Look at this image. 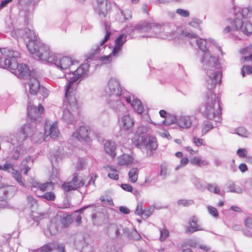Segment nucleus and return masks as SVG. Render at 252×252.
Returning <instances> with one entry per match:
<instances>
[{"instance_id": "cd10ccee", "label": "nucleus", "mask_w": 252, "mask_h": 252, "mask_svg": "<svg viewBox=\"0 0 252 252\" xmlns=\"http://www.w3.org/2000/svg\"><path fill=\"white\" fill-rule=\"evenodd\" d=\"M76 178H73L71 181L63 184L62 186L63 189L66 191L76 189L82 186V183L79 181V183H75Z\"/></svg>"}, {"instance_id": "2eb2a0df", "label": "nucleus", "mask_w": 252, "mask_h": 252, "mask_svg": "<svg viewBox=\"0 0 252 252\" xmlns=\"http://www.w3.org/2000/svg\"><path fill=\"white\" fill-rule=\"evenodd\" d=\"M110 35V30L106 28V33L103 39H102L98 44L94 46L91 50V54L93 56L96 54H102L104 53L105 48L107 47L104 44L109 39Z\"/></svg>"}, {"instance_id": "473e14b6", "label": "nucleus", "mask_w": 252, "mask_h": 252, "mask_svg": "<svg viewBox=\"0 0 252 252\" xmlns=\"http://www.w3.org/2000/svg\"><path fill=\"white\" fill-rule=\"evenodd\" d=\"M25 151V150L23 146L20 145L16 147L15 150L12 151L9 157L13 159H18L24 154Z\"/></svg>"}, {"instance_id": "aec40b11", "label": "nucleus", "mask_w": 252, "mask_h": 252, "mask_svg": "<svg viewBox=\"0 0 252 252\" xmlns=\"http://www.w3.org/2000/svg\"><path fill=\"white\" fill-rule=\"evenodd\" d=\"M198 218L195 216L191 217L188 222V224L186 229V232L192 233L197 231L203 230V228L197 223Z\"/></svg>"}, {"instance_id": "79ce46f5", "label": "nucleus", "mask_w": 252, "mask_h": 252, "mask_svg": "<svg viewBox=\"0 0 252 252\" xmlns=\"http://www.w3.org/2000/svg\"><path fill=\"white\" fill-rule=\"evenodd\" d=\"M228 191L231 192H234L238 194L242 193L243 190L241 187L235 185L233 183H230L228 184Z\"/></svg>"}, {"instance_id": "a211bd4d", "label": "nucleus", "mask_w": 252, "mask_h": 252, "mask_svg": "<svg viewBox=\"0 0 252 252\" xmlns=\"http://www.w3.org/2000/svg\"><path fill=\"white\" fill-rule=\"evenodd\" d=\"M90 130L86 126H80L72 134V138L80 141H88L89 140Z\"/></svg>"}, {"instance_id": "1a4fd4ad", "label": "nucleus", "mask_w": 252, "mask_h": 252, "mask_svg": "<svg viewBox=\"0 0 252 252\" xmlns=\"http://www.w3.org/2000/svg\"><path fill=\"white\" fill-rule=\"evenodd\" d=\"M133 144L139 148H145L148 154L149 152H152L157 149L158 147L157 140L156 137L152 135H147L146 136L136 137L132 139Z\"/></svg>"}, {"instance_id": "39448f33", "label": "nucleus", "mask_w": 252, "mask_h": 252, "mask_svg": "<svg viewBox=\"0 0 252 252\" xmlns=\"http://www.w3.org/2000/svg\"><path fill=\"white\" fill-rule=\"evenodd\" d=\"M4 63L2 67L7 68L19 78H24L32 75L28 65L24 63L18 64V59L20 58L18 52L8 48L2 50Z\"/></svg>"}, {"instance_id": "4d7b16f0", "label": "nucleus", "mask_w": 252, "mask_h": 252, "mask_svg": "<svg viewBox=\"0 0 252 252\" xmlns=\"http://www.w3.org/2000/svg\"><path fill=\"white\" fill-rule=\"evenodd\" d=\"M207 210L209 214L214 218H217L219 216V213L216 208L211 206H208Z\"/></svg>"}, {"instance_id": "20e7f679", "label": "nucleus", "mask_w": 252, "mask_h": 252, "mask_svg": "<svg viewBox=\"0 0 252 252\" xmlns=\"http://www.w3.org/2000/svg\"><path fill=\"white\" fill-rule=\"evenodd\" d=\"M107 88L108 90L104 91L103 95L109 97L108 100L109 107L117 113L126 111L127 108L124 102L128 93H122L119 81L116 78H110L107 82Z\"/></svg>"}, {"instance_id": "393cba45", "label": "nucleus", "mask_w": 252, "mask_h": 252, "mask_svg": "<svg viewBox=\"0 0 252 252\" xmlns=\"http://www.w3.org/2000/svg\"><path fill=\"white\" fill-rule=\"evenodd\" d=\"M107 3L106 0H97L95 10L102 17H105L107 13Z\"/></svg>"}, {"instance_id": "a18cd8bd", "label": "nucleus", "mask_w": 252, "mask_h": 252, "mask_svg": "<svg viewBox=\"0 0 252 252\" xmlns=\"http://www.w3.org/2000/svg\"><path fill=\"white\" fill-rule=\"evenodd\" d=\"M160 175L164 178L170 175V170L168 168L167 165L165 163H163L160 166Z\"/></svg>"}, {"instance_id": "09e8293b", "label": "nucleus", "mask_w": 252, "mask_h": 252, "mask_svg": "<svg viewBox=\"0 0 252 252\" xmlns=\"http://www.w3.org/2000/svg\"><path fill=\"white\" fill-rule=\"evenodd\" d=\"M213 127V124L208 121H205L203 123L202 126V135L206 133L209 130L212 129Z\"/></svg>"}, {"instance_id": "bf43d9fd", "label": "nucleus", "mask_w": 252, "mask_h": 252, "mask_svg": "<svg viewBox=\"0 0 252 252\" xmlns=\"http://www.w3.org/2000/svg\"><path fill=\"white\" fill-rule=\"evenodd\" d=\"M144 211L142 208V203L141 202L138 203L137 205V207L135 210V213L143 217V215L144 214Z\"/></svg>"}, {"instance_id": "a878e982", "label": "nucleus", "mask_w": 252, "mask_h": 252, "mask_svg": "<svg viewBox=\"0 0 252 252\" xmlns=\"http://www.w3.org/2000/svg\"><path fill=\"white\" fill-rule=\"evenodd\" d=\"M228 22V25L223 30V34L232 33L235 31L239 30V25L241 24L240 20L235 19L234 20H230Z\"/></svg>"}, {"instance_id": "ea45409f", "label": "nucleus", "mask_w": 252, "mask_h": 252, "mask_svg": "<svg viewBox=\"0 0 252 252\" xmlns=\"http://www.w3.org/2000/svg\"><path fill=\"white\" fill-rule=\"evenodd\" d=\"M54 183L52 181L46 182L44 184H40L39 190L42 191H47L54 189Z\"/></svg>"}, {"instance_id": "7ed1b4c3", "label": "nucleus", "mask_w": 252, "mask_h": 252, "mask_svg": "<svg viewBox=\"0 0 252 252\" xmlns=\"http://www.w3.org/2000/svg\"><path fill=\"white\" fill-rule=\"evenodd\" d=\"M205 44L202 43L201 46L204 49H200L203 52L202 62L203 63L204 69L206 71L208 82L211 83V88L217 83L221 81V73L220 70V65L218 59L213 56L210 52L207 50L206 44L209 42L215 44L214 40L209 39L207 41L204 39Z\"/></svg>"}, {"instance_id": "13d9d810", "label": "nucleus", "mask_w": 252, "mask_h": 252, "mask_svg": "<svg viewBox=\"0 0 252 252\" xmlns=\"http://www.w3.org/2000/svg\"><path fill=\"white\" fill-rule=\"evenodd\" d=\"M178 204L179 205L187 207L192 205L193 201L192 200L180 199L178 201Z\"/></svg>"}, {"instance_id": "603ef678", "label": "nucleus", "mask_w": 252, "mask_h": 252, "mask_svg": "<svg viewBox=\"0 0 252 252\" xmlns=\"http://www.w3.org/2000/svg\"><path fill=\"white\" fill-rule=\"evenodd\" d=\"M185 244L189 247L195 248L198 245V242L196 238H190L186 240Z\"/></svg>"}, {"instance_id": "338daca9", "label": "nucleus", "mask_w": 252, "mask_h": 252, "mask_svg": "<svg viewBox=\"0 0 252 252\" xmlns=\"http://www.w3.org/2000/svg\"><path fill=\"white\" fill-rule=\"evenodd\" d=\"M121 188L125 190L131 192L133 188L131 186L127 184H123L121 185Z\"/></svg>"}, {"instance_id": "49530a36", "label": "nucleus", "mask_w": 252, "mask_h": 252, "mask_svg": "<svg viewBox=\"0 0 252 252\" xmlns=\"http://www.w3.org/2000/svg\"><path fill=\"white\" fill-rule=\"evenodd\" d=\"M235 131V133L243 137H248L250 135L249 132L243 127H240L236 129Z\"/></svg>"}, {"instance_id": "b1692460", "label": "nucleus", "mask_w": 252, "mask_h": 252, "mask_svg": "<svg viewBox=\"0 0 252 252\" xmlns=\"http://www.w3.org/2000/svg\"><path fill=\"white\" fill-rule=\"evenodd\" d=\"M125 230L121 225H112L108 228V234L112 238H118L121 237L123 232L125 233Z\"/></svg>"}, {"instance_id": "c85d7f7f", "label": "nucleus", "mask_w": 252, "mask_h": 252, "mask_svg": "<svg viewBox=\"0 0 252 252\" xmlns=\"http://www.w3.org/2000/svg\"><path fill=\"white\" fill-rule=\"evenodd\" d=\"M103 168L108 173V177L111 179L117 181L119 179L118 171L117 169L112 165H106Z\"/></svg>"}, {"instance_id": "a19ab883", "label": "nucleus", "mask_w": 252, "mask_h": 252, "mask_svg": "<svg viewBox=\"0 0 252 252\" xmlns=\"http://www.w3.org/2000/svg\"><path fill=\"white\" fill-rule=\"evenodd\" d=\"M178 116L168 115L167 118L162 122L163 124L170 125L175 123L177 125Z\"/></svg>"}, {"instance_id": "69168bd1", "label": "nucleus", "mask_w": 252, "mask_h": 252, "mask_svg": "<svg viewBox=\"0 0 252 252\" xmlns=\"http://www.w3.org/2000/svg\"><path fill=\"white\" fill-rule=\"evenodd\" d=\"M237 153L240 157L245 158L248 154V151L245 148H241L238 149Z\"/></svg>"}, {"instance_id": "e433bc0d", "label": "nucleus", "mask_w": 252, "mask_h": 252, "mask_svg": "<svg viewBox=\"0 0 252 252\" xmlns=\"http://www.w3.org/2000/svg\"><path fill=\"white\" fill-rule=\"evenodd\" d=\"M151 127L146 124H141L137 127L136 133L138 135L146 134L150 131Z\"/></svg>"}, {"instance_id": "de8ad7c7", "label": "nucleus", "mask_w": 252, "mask_h": 252, "mask_svg": "<svg viewBox=\"0 0 252 252\" xmlns=\"http://www.w3.org/2000/svg\"><path fill=\"white\" fill-rule=\"evenodd\" d=\"M113 58L110 55L107 56H102L99 58V61L102 64H108L111 63L113 61Z\"/></svg>"}, {"instance_id": "4c0bfd02", "label": "nucleus", "mask_w": 252, "mask_h": 252, "mask_svg": "<svg viewBox=\"0 0 252 252\" xmlns=\"http://www.w3.org/2000/svg\"><path fill=\"white\" fill-rule=\"evenodd\" d=\"M126 36L127 35L125 33H123L119 35L115 39L114 45L122 49L124 44L126 41Z\"/></svg>"}, {"instance_id": "ddd939ff", "label": "nucleus", "mask_w": 252, "mask_h": 252, "mask_svg": "<svg viewBox=\"0 0 252 252\" xmlns=\"http://www.w3.org/2000/svg\"><path fill=\"white\" fill-rule=\"evenodd\" d=\"M45 133L43 134L42 141L46 140L47 136H50L52 138H57L60 135V131L57 123H53L50 124L46 122L44 126Z\"/></svg>"}, {"instance_id": "8fccbe9b", "label": "nucleus", "mask_w": 252, "mask_h": 252, "mask_svg": "<svg viewBox=\"0 0 252 252\" xmlns=\"http://www.w3.org/2000/svg\"><path fill=\"white\" fill-rule=\"evenodd\" d=\"M159 240L161 242H164L169 235V231L165 228L160 229Z\"/></svg>"}, {"instance_id": "5fc2aeb1", "label": "nucleus", "mask_w": 252, "mask_h": 252, "mask_svg": "<svg viewBox=\"0 0 252 252\" xmlns=\"http://www.w3.org/2000/svg\"><path fill=\"white\" fill-rule=\"evenodd\" d=\"M252 73V67L249 65H244L241 69V74L244 77L245 75Z\"/></svg>"}, {"instance_id": "9d476101", "label": "nucleus", "mask_w": 252, "mask_h": 252, "mask_svg": "<svg viewBox=\"0 0 252 252\" xmlns=\"http://www.w3.org/2000/svg\"><path fill=\"white\" fill-rule=\"evenodd\" d=\"M174 30L172 31L171 33H173L174 38L172 39L176 38L178 36V38L183 39L184 37H186L189 42L190 44L193 46L195 44H196L199 49H204L201 46V44H205L204 39L199 38L196 34L193 32H189L185 31H182L181 29H178L177 31L174 32H173Z\"/></svg>"}, {"instance_id": "5701e85b", "label": "nucleus", "mask_w": 252, "mask_h": 252, "mask_svg": "<svg viewBox=\"0 0 252 252\" xmlns=\"http://www.w3.org/2000/svg\"><path fill=\"white\" fill-rule=\"evenodd\" d=\"M14 192V188L12 186H3L0 187V200H5L12 196Z\"/></svg>"}, {"instance_id": "2f4dec72", "label": "nucleus", "mask_w": 252, "mask_h": 252, "mask_svg": "<svg viewBox=\"0 0 252 252\" xmlns=\"http://www.w3.org/2000/svg\"><path fill=\"white\" fill-rule=\"evenodd\" d=\"M56 246V243H50L43 245L39 249L34 250L33 252H50L55 249Z\"/></svg>"}, {"instance_id": "3c124183", "label": "nucleus", "mask_w": 252, "mask_h": 252, "mask_svg": "<svg viewBox=\"0 0 252 252\" xmlns=\"http://www.w3.org/2000/svg\"><path fill=\"white\" fill-rule=\"evenodd\" d=\"M122 52V49L115 45L113 48L112 52L110 53V55L112 58L118 57Z\"/></svg>"}, {"instance_id": "0eeeda50", "label": "nucleus", "mask_w": 252, "mask_h": 252, "mask_svg": "<svg viewBox=\"0 0 252 252\" xmlns=\"http://www.w3.org/2000/svg\"><path fill=\"white\" fill-rule=\"evenodd\" d=\"M28 136L35 143L41 142L43 138V132H40L38 127L30 124H26L13 135V137L11 139V142L12 145L21 143Z\"/></svg>"}, {"instance_id": "9b49d317", "label": "nucleus", "mask_w": 252, "mask_h": 252, "mask_svg": "<svg viewBox=\"0 0 252 252\" xmlns=\"http://www.w3.org/2000/svg\"><path fill=\"white\" fill-rule=\"evenodd\" d=\"M0 169L11 173L12 177L20 184L21 186L25 187V184L23 181L22 176L21 173L14 169V165L13 164L10 163L9 161H6L3 165H0Z\"/></svg>"}, {"instance_id": "f704fd0d", "label": "nucleus", "mask_w": 252, "mask_h": 252, "mask_svg": "<svg viewBox=\"0 0 252 252\" xmlns=\"http://www.w3.org/2000/svg\"><path fill=\"white\" fill-rule=\"evenodd\" d=\"M125 233L129 239L133 240H139L141 238L140 235L134 229H132L131 230L126 229L125 230Z\"/></svg>"}, {"instance_id": "052dcab7", "label": "nucleus", "mask_w": 252, "mask_h": 252, "mask_svg": "<svg viewBox=\"0 0 252 252\" xmlns=\"http://www.w3.org/2000/svg\"><path fill=\"white\" fill-rule=\"evenodd\" d=\"M176 13L184 17H188L189 15V13L188 11L182 9H177Z\"/></svg>"}, {"instance_id": "c03bdc74", "label": "nucleus", "mask_w": 252, "mask_h": 252, "mask_svg": "<svg viewBox=\"0 0 252 252\" xmlns=\"http://www.w3.org/2000/svg\"><path fill=\"white\" fill-rule=\"evenodd\" d=\"M51 181L54 183H57L59 181V170L58 168L53 167L52 172L50 177Z\"/></svg>"}, {"instance_id": "f3484780", "label": "nucleus", "mask_w": 252, "mask_h": 252, "mask_svg": "<svg viewBox=\"0 0 252 252\" xmlns=\"http://www.w3.org/2000/svg\"><path fill=\"white\" fill-rule=\"evenodd\" d=\"M119 123L122 130H130L134 125L133 118L128 113L120 117L119 118Z\"/></svg>"}, {"instance_id": "7c9ffc66", "label": "nucleus", "mask_w": 252, "mask_h": 252, "mask_svg": "<svg viewBox=\"0 0 252 252\" xmlns=\"http://www.w3.org/2000/svg\"><path fill=\"white\" fill-rule=\"evenodd\" d=\"M252 46H250L240 50V53L244 56L242 58V61H250L252 65Z\"/></svg>"}, {"instance_id": "4468645a", "label": "nucleus", "mask_w": 252, "mask_h": 252, "mask_svg": "<svg viewBox=\"0 0 252 252\" xmlns=\"http://www.w3.org/2000/svg\"><path fill=\"white\" fill-rule=\"evenodd\" d=\"M28 117L33 122H40L41 115L43 113L44 108L41 104H39L38 108L33 105H29L28 106Z\"/></svg>"}, {"instance_id": "774afa93", "label": "nucleus", "mask_w": 252, "mask_h": 252, "mask_svg": "<svg viewBox=\"0 0 252 252\" xmlns=\"http://www.w3.org/2000/svg\"><path fill=\"white\" fill-rule=\"evenodd\" d=\"M245 224L247 227L252 228V218H247L245 221Z\"/></svg>"}, {"instance_id": "412c9836", "label": "nucleus", "mask_w": 252, "mask_h": 252, "mask_svg": "<svg viewBox=\"0 0 252 252\" xmlns=\"http://www.w3.org/2000/svg\"><path fill=\"white\" fill-rule=\"evenodd\" d=\"M118 164L121 166H129L134 163V157L132 153H124L117 158Z\"/></svg>"}, {"instance_id": "864d4df0", "label": "nucleus", "mask_w": 252, "mask_h": 252, "mask_svg": "<svg viewBox=\"0 0 252 252\" xmlns=\"http://www.w3.org/2000/svg\"><path fill=\"white\" fill-rule=\"evenodd\" d=\"M202 23L201 21L197 19H193L191 22L189 23V25L199 30H201V28L200 27V24Z\"/></svg>"}, {"instance_id": "58836bf2", "label": "nucleus", "mask_w": 252, "mask_h": 252, "mask_svg": "<svg viewBox=\"0 0 252 252\" xmlns=\"http://www.w3.org/2000/svg\"><path fill=\"white\" fill-rule=\"evenodd\" d=\"M37 195L40 197L43 198L48 201H54L56 198V195L53 191H47L42 194H38L36 193Z\"/></svg>"}, {"instance_id": "37998d69", "label": "nucleus", "mask_w": 252, "mask_h": 252, "mask_svg": "<svg viewBox=\"0 0 252 252\" xmlns=\"http://www.w3.org/2000/svg\"><path fill=\"white\" fill-rule=\"evenodd\" d=\"M206 189L211 192L219 194L220 192V188L216 184H208L206 186Z\"/></svg>"}, {"instance_id": "c756f323", "label": "nucleus", "mask_w": 252, "mask_h": 252, "mask_svg": "<svg viewBox=\"0 0 252 252\" xmlns=\"http://www.w3.org/2000/svg\"><path fill=\"white\" fill-rule=\"evenodd\" d=\"M241 25H239V30L243 32L245 34L249 35L252 33V24L248 21L240 20Z\"/></svg>"}, {"instance_id": "72a5a7b5", "label": "nucleus", "mask_w": 252, "mask_h": 252, "mask_svg": "<svg viewBox=\"0 0 252 252\" xmlns=\"http://www.w3.org/2000/svg\"><path fill=\"white\" fill-rule=\"evenodd\" d=\"M138 175L139 170L137 168H131L128 173V180L131 183H135L137 181Z\"/></svg>"}, {"instance_id": "680f3d73", "label": "nucleus", "mask_w": 252, "mask_h": 252, "mask_svg": "<svg viewBox=\"0 0 252 252\" xmlns=\"http://www.w3.org/2000/svg\"><path fill=\"white\" fill-rule=\"evenodd\" d=\"M189 162V159L187 158H182L180 160V165L175 167V170H177L182 167L185 166Z\"/></svg>"}, {"instance_id": "f8f14e48", "label": "nucleus", "mask_w": 252, "mask_h": 252, "mask_svg": "<svg viewBox=\"0 0 252 252\" xmlns=\"http://www.w3.org/2000/svg\"><path fill=\"white\" fill-rule=\"evenodd\" d=\"M127 103L130 104L134 111L141 114L144 111V107L141 100L135 97L132 94H127L125 98Z\"/></svg>"}, {"instance_id": "423d86ee", "label": "nucleus", "mask_w": 252, "mask_h": 252, "mask_svg": "<svg viewBox=\"0 0 252 252\" xmlns=\"http://www.w3.org/2000/svg\"><path fill=\"white\" fill-rule=\"evenodd\" d=\"M175 29L174 26L168 27L167 26H160L155 23H142L137 25L134 30L139 32H151V33L146 36L158 37L163 39L171 40L174 38L173 33H171Z\"/></svg>"}, {"instance_id": "4be33fe9", "label": "nucleus", "mask_w": 252, "mask_h": 252, "mask_svg": "<svg viewBox=\"0 0 252 252\" xmlns=\"http://www.w3.org/2000/svg\"><path fill=\"white\" fill-rule=\"evenodd\" d=\"M28 82L29 91L31 94H36L40 89V85L37 79L33 76L32 74L29 77Z\"/></svg>"}, {"instance_id": "c9c22d12", "label": "nucleus", "mask_w": 252, "mask_h": 252, "mask_svg": "<svg viewBox=\"0 0 252 252\" xmlns=\"http://www.w3.org/2000/svg\"><path fill=\"white\" fill-rule=\"evenodd\" d=\"M189 162L193 165H197L200 167L206 166L208 164V162L206 160H203L200 158L198 157L191 158L190 159Z\"/></svg>"}, {"instance_id": "6e6552de", "label": "nucleus", "mask_w": 252, "mask_h": 252, "mask_svg": "<svg viewBox=\"0 0 252 252\" xmlns=\"http://www.w3.org/2000/svg\"><path fill=\"white\" fill-rule=\"evenodd\" d=\"M208 80V77H207V88L210 91L206 94L203 113L206 118L212 120L219 116L221 110L218 97L211 91L218 83L211 88V83Z\"/></svg>"}, {"instance_id": "0e129e2a", "label": "nucleus", "mask_w": 252, "mask_h": 252, "mask_svg": "<svg viewBox=\"0 0 252 252\" xmlns=\"http://www.w3.org/2000/svg\"><path fill=\"white\" fill-rule=\"evenodd\" d=\"M121 13L125 20H128L131 18V12L129 10L127 9L125 11H122Z\"/></svg>"}, {"instance_id": "e2e57ef3", "label": "nucleus", "mask_w": 252, "mask_h": 252, "mask_svg": "<svg viewBox=\"0 0 252 252\" xmlns=\"http://www.w3.org/2000/svg\"><path fill=\"white\" fill-rule=\"evenodd\" d=\"M192 143L196 146L199 147L203 144V140L201 138H198L195 136L192 138Z\"/></svg>"}, {"instance_id": "f257e3e1", "label": "nucleus", "mask_w": 252, "mask_h": 252, "mask_svg": "<svg viewBox=\"0 0 252 252\" xmlns=\"http://www.w3.org/2000/svg\"><path fill=\"white\" fill-rule=\"evenodd\" d=\"M11 35L17 38H21L26 42V46L29 52L41 62L49 63L61 71L62 75L60 78L66 77V72L69 71L68 74L67 85L71 78L78 74L77 71L82 70L80 77L75 81L76 87L81 81L83 76L89 70V65L88 63L79 65L77 61L67 56H62L54 52L50 47L43 43L37 37L35 32L29 28L16 30L11 32Z\"/></svg>"}, {"instance_id": "bb28decb", "label": "nucleus", "mask_w": 252, "mask_h": 252, "mask_svg": "<svg viewBox=\"0 0 252 252\" xmlns=\"http://www.w3.org/2000/svg\"><path fill=\"white\" fill-rule=\"evenodd\" d=\"M104 148L106 153L110 157L114 158L116 156V144L114 142L106 140L104 143Z\"/></svg>"}, {"instance_id": "6ab92c4d", "label": "nucleus", "mask_w": 252, "mask_h": 252, "mask_svg": "<svg viewBox=\"0 0 252 252\" xmlns=\"http://www.w3.org/2000/svg\"><path fill=\"white\" fill-rule=\"evenodd\" d=\"M192 125L191 117L187 115L178 116L177 126L180 129H189Z\"/></svg>"}, {"instance_id": "f03ea898", "label": "nucleus", "mask_w": 252, "mask_h": 252, "mask_svg": "<svg viewBox=\"0 0 252 252\" xmlns=\"http://www.w3.org/2000/svg\"><path fill=\"white\" fill-rule=\"evenodd\" d=\"M76 76L71 78L67 85L64 87V98L63 101V111L62 119L67 124H73L74 121L73 113L76 112L79 108V105L75 96L76 89L75 81L80 77L82 70L77 71Z\"/></svg>"}, {"instance_id": "6e6d98bb", "label": "nucleus", "mask_w": 252, "mask_h": 252, "mask_svg": "<svg viewBox=\"0 0 252 252\" xmlns=\"http://www.w3.org/2000/svg\"><path fill=\"white\" fill-rule=\"evenodd\" d=\"M71 222L72 219L70 215H67L65 217H63L61 221L62 224L65 227L68 226Z\"/></svg>"}, {"instance_id": "dca6fc26", "label": "nucleus", "mask_w": 252, "mask_h": 252, "mask_svg": "<svg viewBox=\"0 0 252 252\" xmlns=\"http://www.w3.org/2000/svg\"><path fill=\"white\" fill-rule=\"evenodd\" d=\"M233 13L236 16L235 20H243V19L252 17V9L249 8H241L232 3Z\"/></svg>"}]
</instances>
